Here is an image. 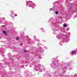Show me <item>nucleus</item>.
<instances>
[{
    "label": "nucleus",
    "mask_w": 77,
    "mask_h": 77,
    "mask_svg": "<svg viewBox=\"0 0 77 77\" xmlns=\"http://www.w3.org/2000/svg\"><path fill=\"white\" fill-rule=\"evenodd\" d=\"M3 33L4 34H5V35H7V32H6V31L4 30L3 31Z\"/></svg>",
    "instance_id": "1"
},
{
    "label": "nucleus",
    "mask_w": 77,
    "mask_h": 77,
    "mask_svg": "<svg viewBox=\"0 0 77 77\" xmlns=\"http://www.w3.org/2000/svg\"><path fill=\"white\" fill-rule=\"evenodd\" d=\"M77 50H75V51H72V52H71V54H74V53H76V52H77Z\"/></svg>",
    "instance_id": "2"
},
{
    "label": "nucleus",
    "mask_w": 77,
    "mask_h": 77,
    "mask_svg": "<svg viewBox=\"0 0 77 77\" xmlns=\"http://www.w3.org/2000/svg\"><path fill=\"white\" fill-rule=\"evenodd\" d=\"M20 39V38L19 37H17L16 38V40H17V41H18V40H19Z\"/></svg>",
    "instance_id": "3"
},
{
    "label": "nucleus",
    "mask_w": 77,
    "mask_h": 77,
    "mask_svg": "<svg viewBox=\"0 0 77 77\" xmlns=\"http://www.w3.org/2000/svg\"><path fill=\"white\" fill-rule=\"evenodd\" d=\"M63 27H66V24H64Z\"/></svg>",
    "instance_id": "4"
},
{
    "label": "nucleus",
    "mask_w": 77,
    "mask_h": 77,
    "mask_svg": "<svg viewBox=\"0 0 77 77\" xmlns=\"http://www.w3.org/2000/svg\"><path fill=\"white\" fill-rule=\"evenodd\" d=\"M55 13H56V14H58V11L56 12Z\"/></svg>",
    "instance_id": "5"
},
{
    "label": "nucleus",
    "mask_w": 77,
    "mask_h": 77,
    "mask_svg": "<svg viewBox=\"0 0 77 77\" xmlns=\"http://www.w3.org/2000/svg\"><path fill=\"white\" fill-rule=\"evenodd\" d=\"M50 11H52L53 10V9H52V8H50Z\"/></svg>",
    "instance_id": "6"
},
{
    "label": "nucleus",
    "mask_w": 77,
    "mask_h": 77,
    "mask_svg": "<svg viewBox=\"0 0 77 77\" xmlns=\"http://www.w3.org/2000/svg\"><path fill=\"white\" fill-rule=\"evenodd\" d=\"M23 51H24V53H26V51L25 50H23Z\"/></svg>",
    "instance_id": "7"
},
{
    "label": "nucleus",
    "mask_w": 77,
    "mask_h": 77,
    "mask_svg": "<svg viewBox=\"0 0 77 77\" xmlns=\"http://www.w3.org/2000/svg\"><path fill=\"white\" fill-rule=\"evenodd\" d=\"M71 8H72V7H70L69 8V9H71Z\"/></svg>",
    "instance_id": "8"
},
{
    "label": "nucleus",
    "mask_w": 77,
    "mask_h": 77,
    "mask_svg": "<svg viewBox=\"0 0 77 77\" xmlns=\"http://www.w3.org/2000/svg\"><path fill=\"white\" fill-rule=\"evenodd\" d=\"M26 52H28V51H26Z\"/></svg>",
    "instance_id": "9"
}]
</instances>
